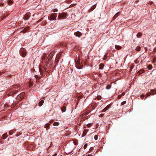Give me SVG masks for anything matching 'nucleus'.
I'll use <instances>...</instances> for the list:
<instances>
[{
	"label": "nucleus",
	"instance_id": "nucleus-1",
	"mask_svg": "<svg viewBox=\"0 0 156 156\" xmlns=\"http://www.w3.org/2000/svg\"><path fill=\"white\" fill-rule=\"evenodd\" d=\"M54 55V52L51 53L49 55H48V57L46 60V62L47 64L46 65V66L49 68H51V64H49V62L52 59L53 55Z\"/></svg>",
	"mask_w": 156,
	"mask_h": 156
},
{
	"label": "nucleus",
	"instance_id": "nucleus-2",
	"mask_svg": "<svg viewBox=\"0 0 156 156\" xmlns=\"http://www.w3.org/2000/svg\"><path fill=\"white\" fill-rule=\"evenodd\" d=\"M57 14L55 13L51 14L50 17H48V19L50 20H55L56 19Z\"/></svg>",
	"mask_w": 156,
	"mask_h": 156
},
{
	"label": "nucleus",
	"instance_id": "nucleus-3",
	"mask_svg": "<svg viewBox=\"0 0 156 156\" xmlns=\"http://www.w3.org/2000/svg\"><path fill=\"white\" fill-rule=\"evenodd\" d=\"M67 13H60L58 16V19L59 20L64 19L67 15Z\"/></svg>",
	"mask_w": 156,
	"mask_h": 156
},
{
	"label": "nucleus",
	"instance_id": "nucleus-4",
	"mask_svg": "<svg viewBox=\"0 0 156 156\" xmlns=\"http://www.w3.org/2000/svg\"><path fill=\"white\" fill-rule=\"evenodd\" d=\"M24 94H24V92H22V93H21V94H19L18 96V97H17L18 99L19 100H21L23 98V96H24Z\"/></svg>",
	"mask_w": 156,
	"mask_h": 156
},
{
	"label": "nucleus",
	"instance_id": "nucleus-5",
	"mask_svg": "<svg viewBox=\"0 0 156 156\" xmlns=\"http://www.w3.org/2000/svg\"><path fill=\"white\" fill-rule=\"evenodd\" d=\"M30 16L29 13L26 14L23 17V19L25 20H28L30 17Z\"/></svg>",
	"mask_w": 156,
	"mask_h": 156
},
{
	"label": "nucleus",
	"instance_id": "nucleus-6",
	"mask_svg": "<svg viewBox=\"0 0 156 156\" xmlns=\"http://www.w3.org/2000/svg\"><path fill=\"white\" fill-rule=\"evenodd\" d=\"M83 66L82 65H80V62H79L78 61H77L76 66L77 68L79 69H81L83 68Z\"/></svg>",
	"mask_w": 156,
	"mask_h": 156
},
{
	"label": "nucleus",
	"instance_id": "nucleus-7",
	"mask_svg": "<svg viewBox=\"0 0 156 156\" xmlns=\"http://www.w3.org/2000/svg\"><path fill=\"white\" fill-rule=\"evenodd\" d=\"M74 34L75 35L78 37H80L82 35V34L79 31L75 32L74 33Z\"/></svg>",
	"mask_w": 156,
	"mask_h": 156
},
{
	"label": "nucleus",
	"instance_id": "nucleus-8",
	"mask_svg": "<svg viewBox=\"0 0 156 156\" xmlns=\"http://www.w3.org/2000/svg\"><path fill=\"white\" fill-rule=\"evenodd\" d=\"M110 107L109 105H108L102 111V112H104L106 111Z\"/></svg>",
	"mask_w": 156,
	"mask_h": 156
},
{
	"label": "nucleus",
	"instance_id": "nucleus-9",
	"mask_svg": "<svg viewBox=\"0 0 156 156\" xmlns=\"http://www.w3.org/2000/svg\"><path fill=\"white\" fill-rule=\"evenodd\" d=\"M46 57L47 56H46V54L44 53V54H43V55L42 56V60H45L46 58Z\"/></svg>",
	"mask_w": 156,
	"mask_h": 156
},
{
	"label": "nucleus",
	"instance_id": "nucleus-10",
	"mask_svg": "<svg viewBox=\"0 0 156 156\" xmlns=\"http://www.w3.org/2000/svg\"><path fill=\"white\" fill-rule=\"evenodd\" d=\"M2 136H3V139H5L8 136L7 135V133H4V134H3L2 135Z\"/></svg>",
	"mask_w": 156,
	"mask_h": 156
},
{
	"label": "nucleus",
	"instance_id": "nucleus-11",
	"mask_svg": "<svg viewBox=\"0 0 156 156\" xmlns=\"http://www.w3.org/2000/svg\"><path fill=\"white\" fill-rule=\"evenodd\" d=\"M115 48L117 50H119L121 49V47L120 46L115 45Z\"/></svg>",
	"mask_w": 156,
	"mask_h": 156
},
{
	"label": "nucleus",
	"instance_id": "nucleus-12",
	"mask_svg": "<svg viewBox=\"0 0 156 156\" xmlns=\"http://www.w3.org/2000/svg\"><path fill=\"white\" fill-rule=\"evenodd\" d=\"M66 110V108L65 106H63L61 108V111L62 112H65Z\"/></svg>",
	"mask_w": 156,
	"mask_h": 156
},
{
	"label": "nucleus",
	"instance_id": "nucleus-13",
	"mask_svg": "<svg viewBox=\"0 0 156 156\" xmlns=\"http://www.w3.org/2000/svg\"><path fill=\"white\" fill-rule=\"evenodd\" d=\"M44 101L43 100H42L39 103V105L40 106H41L43 105V104L44 103Z\"/></svg>",
	"mask_w": 156,
	"mask_h": 156
},
{
	"label": "nucleus",
	"instance_id": "nucleus-14",
	"mask_svg": "<svg viewBox=\"0 0 156 156\" xmlns=\"http://www.w3.org/2000/svg\"><path fill=\"white\" fill-rule=\"evenodd\" d=\"M144 71L143 69H140V70L138 71V72H137V73L139 74H140L144 73Z\"/></svg>",
	"mask_w": 156,
	"mask_h": 156
},
{
	"label": "nucleus",
	"instance_id": "nucleus-15",
	"mask_svg": "<svg viewBox=\"0 0 156 156\" xmlns=\"http://www.w3.org/2000/svg\"><path fill=\"white\" fill-rule=\"evenodd\" d=\"M142 34L140 32L137 34L136 35V36L138 38H140L142 37Z\"/></svg>",
	"mask_w": 156,
	"mask_h": 156
},
{
	"label": "nucleus",
	"instance_id": "nucleus-16",
	"mask_svg": "<svg viewBox=\"0 0 156 156\" xmlns=\"http://www.w3.org/2000/svg\"><path fill=\"white\" fill-rule=\"evenodd\" d=\"M87 132V130L85 129L83 132V133L82 134V136L83 137L86 136Z\"/></svg>",
	"mask_w": 156,
	"mask_h": 156
},
{
	"label": "nucleus",
	"instance_id": "nucleus-17",
	"mask_svg": "<svg viewBox=\"0 0 156 156\" xmlns=\"http://www.w3.org/2000/svg\"><path fill=\"white\" fill-rule=\"evenodd\" d=\"M104 66V65L103 64H100L99 65V69H102Z\"/></svg>",
	"mask_w": 156,
	"mask_h": 156
},
{
	"label": "nucleus",
	"instance_id": "nucleus-18",
	"mask_svg": "<svg viewBox=\"0 0 156 156\" xmlns=\"http://www.w3.org/2000/svg\"><path fill=\"white\" fill-rule=\"evenodd\" d=\"M119 15V13L118 12L116 13L113 17L114 19H115Z\"/></svg>",
	"mask_w": 156,
	"mask_h": 156
},
{
	"label": "nucleus",
	"instance_id": "nucleus-19",
	"mask_svg": "<svg viewBox=\"0 0 156 156\" xmlns=\"http://www.w3.org/2000/svg\"><path fill=\"white\" fill-rule=\"evenodd\" d=\"M151 91L152 93V94L154 95V94H156V92L155 90H151Z\"/></svg>",
	"mask_w": 156,
	"mask_h": 156
},
{
	"label": "nucleus",
	"instance_id": "nucleus-20",
	"mask_svg": "<svg viewBox=\"0 0 156 156\" xmlns=\"http://www.w3.org/2000/svg\"><path fill=\"white\" fill-rule=\"evenodd\" d=\"M26 53L25 52H23L22 53V56L23 57H25L26 55Z\"/></svg>",
	"mask_w": 156,
	"mask_h": 156
},
{
	"label": "nucleus",
	"instance_id": "nucleus-21",
	"mask_svg": "<svg viewBox=\"0 0 156 156\" xmlns=\"http://www.w3.org/2000/svg\"><path fill=\"white\" fill-rule=\"evenodd\" d=\"M59 124V123L58 122H55L53 123V125L54 126H58Z\"/></svg>",
	"mask_w": 156,
	"mask_h": 156
},
{
	"label": "nucleus",
	"instance_id": "nucleus-22",
	"mask_svg": "<svg viewBox=\"0 0 156 156\" xmlns=\"http://www.w3.org/2000/svg\"><path fill=\"white\" fill-rule=\"evenodd\" d=\"M152 68V66L151 65H149L147 66V68L149 70L151 69Z\"/></svg>",
	"mask_w": 156,
	"mask_h": 156
},
{
	"label": "nucleus",
	"instance_id": "nucleus-23",
	"mask_svg": "<svg viewBox=\"0 0 156 156\" xmlns=\"http://www.w3.org/2000/svg\"><path fill=\"white\" fill-rule=\"evenodd\" d=\"M141 48L140 46H138L136 48V50L138 51H140V50Z\"/></svg>",
	"mask_w": 156,
	"mask_h": 156
},
{
	"label": "nucleus",
	"instance_id": "nucleus-24",
	"mask_svg": "<svg viewBox=\"0 0 156 156\" xmlns=\"http://www.w3.org/2000/svg\"><path fill=\"white\" fill-rule=\"evenodd\" d=\"M50 124L49 123H47L45 124V127L46 128H49Z\"/></svg>",
	"mask_w": 156,
	"mask_h": 156
},
{
	"label": "nucleus",
	"instance_id": "nucleus-25",
	"mask_svg": "<svg viewBox=\"0 0 156 156\" xmlns=\"http://www.w3.org/2000/svg\"><path fill=\"white\" fill-rule=\"evenodd\" d=\"M111 85H108L106 87V89H110V88H111Z\"/></svg>",
	"mask_w": 156,
	"mask_h": 156
},
{
	"label": "nucleus",
	"instance_id": "nucleus-26",
	"mask_svg": "<svg viewBox=\"0 0 156 156\" xmlns=\"http://www.w3.org/2000/svg\"><path fill=\"white\" fill-rule=\"evenodd\" d=\"M95 7L96 6H95V5H94L91 7L90 9L92 11L95 8Z\"/></svg>",
	"mask_w": 156,
	"mask_h": 156
},
{
	"label": "nucleus",
	"instance_id": "nucleus-27",
	"mask_svg": "<svg viewBox=\"0 0 156 156\" xmlns=\"http://www.w3.org/2000/svg\"><path fill=\"white\" fill-rule=\"evenodd\" d=\"M19 87V86L18 85H14L13 87L14 89H17Z\"/></svg>",
	"mask_w": 156,
	"mask_h": 156
},
{
	"label": "nucleus",
	"instance_id": "nucleus-28",
	"mask_svg": "<svg viewBox=\"0 0 156 156\" xmlns=\"http://www.w3.org/2000/svg\"><path fill=\"white\" fill-rule=\"evenodd\" d=\"M7 2H8V3L10 5H11L13 3L12 1V0H8V1Z\"/></svg>",
	"mask_w": 156,
	"mask_h": 156
},
{
	"label": "nucleus",
	"instance_id": "nucleus-29",
	"mask_svg": "<svg viewBox=\"0 0 156 156\" xmlns=\"http://www.w3.org/2000/svg\"><path fill=\"white\" fill-rule=\"evenodd\" d=\"M14 133V132L13 131V130H11L9 132V133L10 135H12L13 133Z\"/></svg>",
	"mask_w": 156,
	"mask_h": 156
},
{
	"label": "nucleus",
	"instance_id": "nucleus-30",
	"mask_svg": "<svg viewBox=\"0 0 156 156\" xmlns=\"http://www.w3.org/2000/svg\"><path fill=\"white\" fill-rule=\"evenodd\" d=\"M35 77L37 80H39L40 79V77L37 75H35Z\"/></svg>",
	"mask_w": 156,
	"mask_h": 156
},
{
	"label": "nucleus",
	"instance_id": "nucleus-31",
	"mask_svg": "<svg viewBox=\"0 0 156 156\" xmlns=\"http://www.w3.org/2000/svg\"><path fill=\"white\" fill-rule=\"evenodd\" d=\"M98 136L97 135H95L94 136V139L95 140H97L98 139Z\"/></svg>",
	"mask_w": 156,
	"mask_h": 156
},
{
	"label": "nucleus",
	"instance_id": "nucleus-32",
	"mask_svg": "<svg viewBox=\"0 0 156 156\" xmlns=\"http://www.w3.org/2000/svg\"><path fill=\"white\" fill-rule=\"evenodd\" d=\"M87 144H85L83 146V148L84 149H85L87 148Z\"/></svg>",
	"mask_w": 156,
	"mask_h": 156
},
{
	"label": "nucleus",
	"instance_id": "nucleus-33",
	"mask_svg": "<svg viewBox=\"0 0 156 156\" xmlns=\"http://www.w3.org/2000/svg\"><path fill=\"white\" fill-rule=\"evenodd\" d=\"M101 97L100 96H98L97 97V98L98 100H100L101 99Z\"/></svg>",
	"mask_w": 156,
	"mask_h": 156
},
{
	"label": "nucleus",
	"instance_id": "nucleus-34",
	"mask_svg": "<svg viewBox=\"0 0 156 156\" xmlns=\"http://www.w3.org/2000/svg\"><path fill=\"white\" fill-rule=\"evenodd\" d=\"M43 18H42L41 19H40V20H38V21H37V22H36V23H39L41 21L43 20Z\"/></svg>",
	"mask_w": 156,
	"mask_h": 156
},
{
	"label": "nucleus",
	"instance_id": "nucleus-35",
	"mask_svg": "<svg viewBox=\"0 0 156 156\" xmlns=\"http://www.w3.org/2000/svg\"><path fill=\"white\" fill-rule=\"evenodd\" d=\"M126 103V101H123V102H122L121 103V105H124V104H125Z\"/></svg>",
	"mask_w": 156,
	"mask_h": 156
},
{
	"label": "nucleus",
	"instance_id": "nucleus-36",
	"mask_svg": "<svg viewBox=\"0 0 156 156\" xmlns=\"http://www.w3.org/2000/svg\"><path fill=\"white\" fill-rule=\"evenodd\" d=\"M145 97V95H143V94H142L140 96V98H141L142 99H144V98Z\"/></svg>",
	"mask_w": 156,
	"mask_h": 156
},
{
	"label": "nucleus",
	"instance_id": "nucleus-37",
	"mask_svg": "<svg viewBox=\"0 0 156 156\" xmlns=\"http://www.w3.org/2000/svg\"><path fill=\"white\" fill-rule=\"evenodd\" d=\"M150 94H151L150 93H149V94H147L146 95V96L145 97V98H146L147 97L149 96Z\"/></svg>",
	"mask_w": 156,
	"mask_h": 156
},
{
	"label": "nucleus",
	"instance_id": "nucleus-38",
	"mask_svg": "<svg viewBox=\"0 0 156 156\" xmlns=\"http://www.w3.org/2000/svg\"><path fill=\"white\" fill-rule=\"evenodd\" d=\"M39 71L40 73V74L41 75H43V73L41 72V69L40 68H39Z\"/></svg>",
	"mask_w": 156,
	"mask_h": 156
},
{
	"label": "nucleus",
	"instance_id": "nucleus-39",
	"mask_svg": "<svg viewBox=\"0 0 156 156\" xmlns=\"http://www.w3.org/2000/svg\"><path fill=\"white\" fill-rule=\"evenodd\" d=\"M104 114H101L100 115V116H99L101 117H102L103 116H104Z\"/></svg>",
	"mask_w": 156,
	"mask_h": 156
},
{
	"label": "nucleus",
	"instance_id": "nucleus-40",
	"mask_svg": "<svg viewBox=\"0 0 156 156\" xmlns=\"http://www.w3.org/2000/svg\"><path fill=\"white\" fill-rule=\"evenodd\" d=\"M121 95H119L118 96V99H120L121 97Z\"/></svg>",
	"mask_w": 156,
	"mask_h": 156
},
{
	"label": "nucleus",
	"instance_id": "nucleus-41",
	"mask_svg": "<svg viewBox=\"0 0 156 156\" xmlns=\"http://www.w3.org/2000/svg\"><path fill=\"white\" fill-rule=\"evenodd\" d=\"M84 116H85V114H82V115H81V117L82 118H83V117Z\"/></svg>",
	"mask_w": 156,
	"mask_h": 156
},
{
	"label": "nucleus",
	"instance_id": "nucleus-42",
	"mask_svg": "<svg viewBox=\"0 0 156 156\" xmlns=\"http://www.w3.org/2000/svg\"><path fill=\"white\" fill-rule=\"evenodd\" d=\"M90 125H91V124H87V127H90Z\"/></svg>",
	"mask_w": 156,
	"mask_h": 156
},
{
	"label": "nucleus",
	"instance_id": "nucleus-43",
	"mask_svg": "<svg viewBox=\"0 0 156 156\" xmlns=\"http://www.w3.org/2000/svg\"><path fill=\"white\" fill-rule=\"evenodd\" d=\"M125 94V93L124 92H123L122 94H121L122 96H124Z\"/></svg>",
	"mask_w": 156,
	"mask_h": 156
},
{
	"label": "nucleus",
	"instance_id": "nucleus-44",
	"mask_svg": "<svg viewBox=\"0 0 156 156\" xmlns=\"http://www.w3.org/2000/svg\"><path fill=\"white\" fill-rule=\"evenodd\" d=\"M18 91V90H15L14 91H13V92H14V93L16 94V92Z\"/></svg>",
	"mask_w": 156,
	"mask_h": 156
},
{
	"label": "nucleus",
	"instance_id": "nucleus-45",
	"mask_svg": "<svg viewBox=\"0 0 156 156\" xmlns=\"http://www.w3.org/2000/svg\"><path fill=\"white\" fill-rule=\"evenodd\" d=\"M32 85H33V84L32 83H30V87L32 86Z\"/></svg>",
	"mask_w": 156,
	"mask_h": 156
},
{
	"label": "nucleus",
	"instance_id": "nucleus-46",
	"mask_svg": "<svg viewBox=\"0 0 156 156\" xmlns=\"http://www.w3.org/2000/svg\"><path fill=\"white\" fill-rule=\"evenodd\" d=\"M57 11H58V10L57 9H55L53 11V12H57Z\"/></svg>",
	"mask_w": 156,
	"mask_h": 156
},
{
	"label": "nucleus",
	"instance_id": "nucleus-47",
	"mask_svg": "<svg viewBox=\"0 0 156 156\" xmlns=\"http://www.w3.org/2000/svg\"><path fill=\"white\" fill-rule=\"evenodd\" d=\"M59 57H60V56H59V55H58L57 57V58H58H58H59Z\"/></svg>",
	"mask_w": 156,
	"mask_h": 156
},
{
	"label": "nucleus",
	"instance_id": "nucleus-48",
	"mask_svg": "<svg viewBox=\"0 0 156 156\" xmlns=\"http://www.w3.org/2000/svg\"><path fill=\"white\" fill-rule=\"evenodd\" d=\"M87 156H92V154H88Z\"/></svg>",
	"mask_w": 156,
	"mask_h": 156
},
{
	"label": "nucleus",
	"instance_id": "nucleus-49",
	"mask_svg": "<svg viewBox=\"0 0 156 156\" xmlns=\"http://www.w3.org/2000/svg\"><path fill=\"white\" fill-rule=\"evenodd\" d=\"M57 155V154H55L54 155H53L52 156H56Z\"/></svg>",
	"mask_w": 156,
	"mask_h": 156
},
{
	"label": "nucleus",
	"instance_id": "nucleus-50",
	"mask_svg": "<svg viewBox=\"0 0 156 156\" xmlns=\"http://www.w3.org/2000/svg\"><path fill=\"white\" fill-rule=\"evenodd\" d=\"M6 16H3V18L2 19H2H4V18H5Z\"/></svg>",
	"mask_w": 156,
	"mask_h": 156
},
{
	"label": "nucleus",
	"instance_id": "nucleus-51",
	"mask_svg": "<svg viewBox=\"0 0 156 156\" xmlns=\"http://www.w3.org/2000/svg\"><path fill=\"white\" fill-rule=\"evenodd\" d=\"M7 106V105H4V107H6Z\"/></svg>",
	"mask_w": 156,
	"mask_h": 156
},
{
	"label": "nucleus",
	"instance_id": "nucleus-52",
	"mask_svg": "<svg viewBox=\"0 0 156 156\" xmlns=\"http://www.w3.org/2000/svg\"><path fill=\"white\" fill-rule=\"evenodd\" d=\"M44 69L45 71H47V70H46V69H45V68H44Z\"/></svg>",
	"mask_w": 156,
	"mask_h": 156
},
{
	"label": "nucleus",
	"instance_id": "nucleus-53",
	"mask_svg": "<svg viewBox=\"0 0 156 156\" xmlns=\"http://www.w3.org/2000/svg\"><path fill=\"white\" fill-rule=\"evenodd\" d=\"M11 93V94H10L9 95H11L12 94V93ZM13 93H14L13 92L12 94H13Z\"/></svg>",
	"mask_w": 156,
	"mask_h": 156
},
{
	"label": "nucleus",
	"instance_id": "nucleus-54",
	"mask_svg": "<svg viewBox=\"0 0 156 156\" xmlns=\"http://www.w3.org/2000/svg\"><path fill=\"white\" fill-rule=\"evenodd\" d=\"M103 59L105 60V58H103Z\"/></svg>",
	"mask_w": 156,
	"mask_h": 156
},
{
	"label": "nucleus",
	"instance_id": "nucleus-55",
	"mask_svg": "<svg viewBox=\"0 0 156 156\" xmlns=\"http://www.w3.org/2000/svg\"><path fill=\"white\" fill-rule=\"evenodd\" d=\"M11 107H12H12H14L13 105L12 106H11Z\"/></svg>",
	"mask_w": 156,
	"mask_h": 156
},
{
	"label": "nucleus",
	"instance_id": "nucleus-56",
	"mask_svg": "<svg viewBox=\"0 0 156 156\" xmlns=\"http://www.w3.org/2000/svg\"><path fill=\"white\" fill-rule=\"evenodd\" d=\"M85 120V119H82V120Z\"/></svg>",
	"mask_w": 156,
	"mask_h": 156
},
{
	"label": "nucleus",
	"instance_id": "nucleus-57",
	"mask_svg": "<svg viewBox=\"0 0 156 156\" xmlns=\"http://www.w3.org/2000/svg\"><path fill=\"white\" fill-rule=\"evenodd\" d=\"M51 123L52 122V121H51L50 122Z\"/></svg>",
	"mask_w": 156,
	"mask_h": 156
},
{
	"label": "nucleus",
	"instance_id": "nucleus-58",
	"mask_svg": "<svg viewBox=\"0 0 156 156\" xmlns=\"http://www.w3.org/2000/svg\"><path fill=\"white\" fill-rule=\"evenodd\" d=\"M55 61L56 62V61H56V59L55 60Z\"/></svg>",
	"mask_w": 156,
	"mask_h": 156
}]
</instances>
